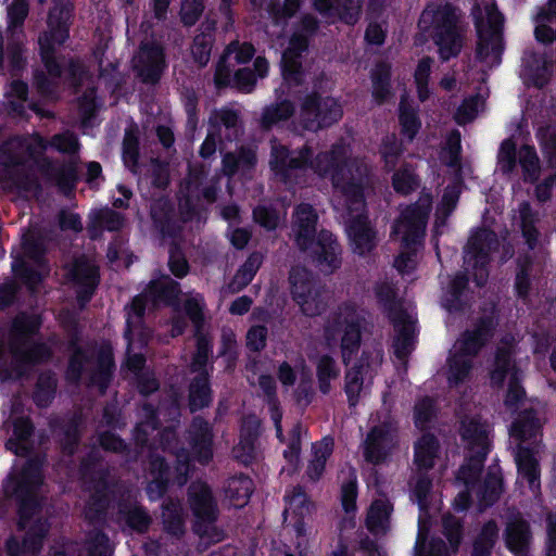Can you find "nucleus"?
I'll use <instances>...</instances> for the list:
<instances>
[{
  "label": "nucleus",
  "mask_w": 556,
  "mask_h": 556,
  "mask_svg": "<svg viewBox=\"0 0 556 556\" xmlns=\"http://www.w3.org/2000/svg\"><path fill=\"white\" fill-rule=\"evenodd\" d=\"M309 167L319 176H330L336 189V208L343 214L346 233L353 251L364 255L376 244L375 232L364 216V187L367 166L345 161V150L320 154Z\"/></svg>",
  "instance_id": "nucleus-1"
},
{
  "label": "nucleus",
  "mask_w": 556,
  "mask_h": 556,
  "mask_svg": "<svg viewBox=\"0 0 556 556\" xmlns=\"http://www.w3.org/2000/svg\"><path fill=\"white\" fill-rule=\"evenodd\" d=\"M488 432V426L477 419H466L462 422L460 437L467 456L466 464L462 466L457 476V481L465 488L458 492L454 501L457 510H465L468 507L469 492H473L484 506L493 503L501 492L502 477L497 469L490 471L483 483L479 481V473L489 451Z\"/></svg>",
  "instance_id": "nucleus-2"
},
{
  "label": "nucleus",
  "mask_w": 556,
  "mask_h": 556,
  "mask_svg": "<svg viewBox=\"0 0 556 556\" xmlns=\"http://www.w3.org/2000/svg\"><path fill=\"white\" fill-rule=\"evenodd\" d=\"M42 477L39 466L36 462L27 460L21 472H17V465H14L13 472L4 484V492L8 496H16L21 500L20 522L18 526L23 530H27L22 548L18 543L12 539L8 542V553L10 556H18L23 554L29 556L35 554L39 548L40 538L47 531L46 525L39 519H34L35 514V492L41 484Z\"/></svg>",
  "instance_id": "nucleus-3"
},
{
  "label": "nucleus",
  "mask_w": 556,
  "mask_h": 556,
  "mask_svg": "<svg viewBox=\"0 0 556 556\" xmlns=\"http://www.w3.org/2000/svg\"><path fill=\"white\" fill-rule=\"evenodd\" d=\"M178 283L168 276H162L152 280L144 293L136 296L127 308L126 332L128 341L127 366L132 370L142 367L144 359L140 354H131L136 345L141 346L144 342V332L142 329L141 316L147 306H155L159 303L174 304L179 293Z\"/></svg>",
  "instance_id": "nucleus-4"
},
{
  "label": "nucleus",
  "mask_w": 556,
  "mask_h": 556,
  "mask_svg": "<svg viewBox=\"0 0 556 556\" xmlns=\"http://www.w3.org/2000/svg\"><path fill=\"white\" fill-rule=\"evenodd\" d=\"M317 216L307 204L298 206L293 222V236L298 247L309 251L324 274H331L341 265L340 249L329 231L317 235Z\"/></svg>",
  "instance_id": "nucleus-5"
},
{
  "label": "nucleus",
  "mask_w": 556,
  "mask_h": 556,
  "mask_svg": "<svg viewBox=\"0 0 556 556\" xmlns=\"http://www.w3.org/2000/svg\"><path fill=\"white\" fill-rule=\"evenodd\" d=\"M419 28L434 39L443 60H448L460 51L462 28L458 24L457 11L451 4L428 5L420 16Z\"/></svg>",
  "instance_id": "nucleus-6"
},
{
  "label": "nucleus",
  "mask_w": 556,
  "mask_h": 556,
  "mask_svg": "<svg viewBox=\"0 0 556 556\" xmlns=\"http://www.w3.org/2000/svg\"><path fill=\"white\" fill-rule=\"evenodd\" d=\"M526 415L517 419L511 428L510 435L520 441L516 452V464L518 467L519 481H526L529 490L535 494L540 488L539 462L540 443L536 440L541 424L527 408Z\"/></svg>",
  "instance_id": "nucleus-7"
},
{
  "label": "nucleus",
  "mask_w": 556,
  "mask_h": 556,
  "mask_svg": "<svg viewBox=\"0 0 556 556\" xmlns=\"http://www.w3.org/2000/svg\"><path fill=\"white\" fill-rule=\"evenodd\" d=\"M472 16L478 35L477 59L484 67L498 65L504 49L501 13L493 0H477L472 9Z\"/></svg>",
  "instance_id": "nucleus-8"
},
{
  "label": "nucleus",
  "mask_w": 556,
  "mask_h": 556,
  "mask_svg": "<svg viewBox=\"0 0 556 556\" xmlns=\"http://www.w3.org/2000/svg\"><path fill=\"white\" fill-rule=\"evenodd\" d=\"M362 311L353 302H344L330 315L324 328V339L329 346L340 341L344 362L358 350L363 324Z\"/></svg>",
  "instance_id": "nucleus-9"
},
{
  "label": "nucleus",
  "mask_w": 556,
  "mask_h": 556,
  "mask_svg": "<svg viewBox=\"0 0 556 556\" xmlns=\"http://www.w3.org/2000/svg\"><path fill=\"white\" fill-rule=\"evenodd\" d=\"M39 327L37 316L21 315L16 317L12 329L11 353L14 362V372L9 377H18L23 372L18 368L22 365L39 362L49 355V350L42 344H35L29 334Z\"/></svg>",
  "instance_id": "nucleus-10"
},
{
  "label": "nucleus",
  "mask_w": 556,
  "mask_h": 556,
  "mask_svg": "<svg viewBox=\"0 0 556 556\" xmlns=\"http://www.w3.org/2000/svg\"><path fill=\"white\" fill-rule=\"evenodd\" d=\"M289 280L292 299L304 315L313 317L326 309L327 295L305 268H292Z\"/></svg>",
  "instance_id": "nucleus-11"
},
{
  "label": "nucleus",
  "mask_w": 556,
  "mask_h": 556,
  "mask_svg": "<svg viewBox=\"0 0 556 556\" xmlns=\"http://www.w3.org/2000/svg\"><path fill=\"white\" fill-rule=\"evenodd\" d=\"M70 10L67 8H54L48 18V30L39 37V46L42 61L50 78L60 77V66L53 58L56 46L62 45L67 34V21Z\"/></svg>",
  "instance_id": "nucleus-12"
},
{
  "label": "nucleus",
  "mask_w": 556,
  "mask_h": 556,
  "mask_svg": "<svg viewBox=\"0 0 556 556\" xmlns=\"http://www.w3.org/2000/svg\"><path fill=\"white\" fill-rule=\"evenodd\" d=\"M481 330L466 332L453 345L447 359L446 377L451 386L465 381L472 368L471 358L482 345Z\"/></svg>",
  "instance_id": "nucleus-13"
},
{
  "label": "nucleus",
  "mask_w": 556,
  "mask_h": 556,
  "mask_svg": "<svg viewBox=\"0 0 556 556\" xmlns=\"http://www.w3.org/2000/svg\"><path fill=\"white\" fill-rule=\"evenodd\" d=\"M430 206V197L424 194L416 204L404 208L396 220L393 233L407 249L422 239Z\"/></svg>",
  "instance_id": "nucleus-14"
},
{
  "label": "nucleus",
  "mask_w": 556,
  "mask_h": 556,
  "mask_svg": "<svg viewBox=\"0 0 556 556\" xmlns=\"http://www.w3.org/2000/svg\"><path fill=\"white\" fill-rule=\"evenodd\" d=\"M342 116L340 103L331 97L308 96L302 103L300 122L306 129L317 130L337 122Z\"/></svg>",
  "instance_id": "nucleus-15"
},
{
  "label": "nucleus",
  "mask_w": 556,
  "mask_h": 556,
  "mask_svg": "<svg viewBox=\"0 0 556 556\" xmlns=\"http://www.w3.org/2000/svg\"><path fill=\"white\" fill-rule=\"evenodd\" d=\"M459 150L460 139L458 135H452L446 143V147L442 150L440 160L444 164L450 173L454 176L453 186H448L443 194L442 201L437 211L435 227H438L441 217L445 218L456 206L458 195L460 192L459 177L462 167L459 164Z\"/></svg>",
  "instance_id": "nucleus-16"
},
{
  "label": "nucleus",
  "mask_w": 556,
  "mask_h": 556,
  "mask_svg": "<svg viewBox=\"0 0 556 556\" xmlns=\"http://www.w3.org/2000/svg\"><path fill=\"white\" fill-rule=\"evenodd\" d=\"M511 346L498 348L494 364L491 368V382L494 386H502L507 382L508 391L505 397V405L515 408V405L522 401L523 391L518 383L517 372L510 361Z\"/></svg>",
  "instance_id": "nucleus-17"
},
{
  "label": "nucleus",
  "mask_w": 556,
  "mask_h": 556,
  "mask_svg": "<svg viewBox=\"0 0 556 556\" xmlns=\"http://www.w3.org/2000/svg\"><path fill=\"white\" fill-rule=\"evenodd\" d=\"M390 317L394 325V353L399 358H404L412 350L416 336V319L413 307H403L396 303L390 308Z\"/></svg>",
  "instance_id": "nucleus-18"
},
{
  "label": "nucleus",
  "mask_w": 556,
  "mask_h": 556,
  "mask_svg": "<svg viewBox=\"0 0 556 556\" xmlns=\"http://www.w3.org/2000/svg\"><path fill=\"white\" fill-rule=\"evenodd\" d=\"M495 245H497L496 237L488 229L478 231L468 242L466 263L475 269L473 277L478 286H482L488 278L484 266Z\"/></svg>",
  "instance_id": "nucleus-19"
},
{
  "label": "nucleus",
  "mask_w": 556,
  "mask_h": 556,
  "mask_svg": "<svg viewBox=\"0 0 556 556\" xmlns=\"http://www.w3.org/2000/svg\"><path fill=\"white\" fill-rule=\"evenodd\" d=\"M395 446V428L389 418L372 426L364 442V456L368 462H382Z\"/></svg>",
  "instance_id": "nucleus-20"
},
{
  "label": "nucleus",
  "mask_w": 556,
  "mask_h": 556,
  "mask_svg": "<svg viewBox=\"0 0 556 556\" xmlns=\"http://www.w3.org/2000/svg\"><path fill=\"white\" fill-rule=\"evenodd\" d=\"M211 128L207 137L201 146L200 154L203 157H208L216 150V141L222 136L231 140L238 136V116L231 110L216 111L210 118Z\"/></svg>",
  "instance_id": "nucleus-21"
},
{
  "label": "nucleus",
  "mask_w": 556,
  "mask_h": 556,
  "mask_svg": "<svg viewBox=\"0 0 556 556\" xmlns=\"http://www.w3.org/2000/svg\"><path fill=\"white\" fill-rule=\"evenodd\" d=\"M134 68L143 81L154 83L163 70V52L154 42H146L134 58Z\"/></svg>",
  "instance_id": "nucleus-22"
},
{
  "label": "nucleus",
  "mask_w": 556,
  "mask_h": 556,
  "mask_svg": "<svg viewBox=\"0 0 556 556\" xmlns=\"http://www.w3.org/2000/svg\"><path fill=\"white\" fill-rule=\"evenodd\" d=\"M253 54L254 49L251 45H230L217 66L215 84L218 87L227 86L230 83V75L232 74L233 70H236V66L250 61Z\"/></svg>",
  "instance_id": "nucleus-23"
},
{
  "label": "nucleus",
  "mask_w": 556,
  "mask_h": 556,
  "mask_svg": "<svg viewBox=\"0 0 556 556\" xmlns=\"http://www.w3.org/2000/svg\"><path fill=\"white\" fill-rule=\"evenodd\" d=\"M286 498L285 519L293 525L298 535L308 534L305 519L311 516L313 505L307 500L306 494L301 489H293Z\"/></svg>",
  "instance_id": "nucleus-24"
},
{
  "label": "nucleus",
  "mask_w": 556,
  "mask_h": 556,
  "mask_svg": "<svg viewBox=\"0 0 556 556\" xmlns=\"http://www.w3.org/2000/svg\"><path fill=\"white\" fill-rule=\"evenodd\" d=\"M306 48V37L302 34L294 35L289 42L288 48L282 54V76L288 85L299 84L302 79L301 62L299 61L301 52Z\"/></svg>",
  "instance_id": "nucleus-25"
},
{
  "label": "nucleus",
  "mask_w": 556,
  "mask_h": 556,
  "mask_svg": "<svg viewBox=\"0 0 556 556\" xmlns=\"http://www.w3.org/2000/svg\"><path fill=\"white\" fill-rule=\"evenodd\" d=\"M313 5L316 11L329 21L340 18L348 24H353L359 15L361 0H344L343 9L334 0H313Z\"/></svg>",
  "instance_id": "nucleus-26"
},
{
  "label": "nucleus",
  "mask_w": 556,
  "mask_h": 556,
  "mask_svg": "<svg viewBox=\"0 0 556 556\" xmlns=\"http://www.w3.org/2000/svg\"><path fill=\"white\" fill-rule=\"evenodd\" d=\"M78 299L86 302L97 285V268L89 261H78L71 271Z\"/></svg>",
  "instance_id": "nucleus-27"
},
{
  "label": "nucleus",
  "mask_w": 556,
  "mask_h": 556,
  "mask_svg": "<svg viewBox=\"0 0 556 556\" xmlns=\"http://www.w3.org/2000/svg\"><path fill=\"white\" fill-rule=\"evenodd\" d=\"M543 152L548 156L552 165L549 174L544 181L536 187V197L540 201L549 198L551 189L556 182V168L554 167V159H556V136L553 130L546 129L539 134Z\"/></svg>",
  "instance_id": "nucleus-28"
},
{
  "label": "nucleus",
  "mask_w": 556,
  "mask_h": 556,
  "mask_svg": "<svg viewBox=\"0 0 556 556\" xmlns=\"http://www.w3.org/2000/svg\"><path fill=\"white\" fill-rule=\"evenodd\" d=\"M379 363L378 355L376 356L372 364H364L362 361L361 365L351 368L345 377V391L349 396L351 404H355L361 392L366 388L372 378V367Z\"/></svg>",
  "instance_id": "nucleus-29"
},
{
  "label": "nucleus",
  "mask_w": 556,
  "mask_h": 556,
  "mask_svg": "<svg viewBox=\"0 0 556 556\" xmlns=\"http://www.w3.org/2000/svg\"><path fill=\"white\" fill-rule=\"evenodd\" d=\"M307 157L308 150L289 155L285 147L274 144L271 148L270 166L277 174L288 177V170L304 167L307 163Z\"/></svg>",
  "instance_id": "nucleus-30"
},
{
  "label": "nucleus",
  "mask_w": 556,
  "mask_h": 556,
  "mask_svg": "<svg viewBox=\"0 0 556 556\" xmlns=\"http://www.w3.org/2000/svg\"><path fill=\"white\" fill-rule=\"evenodd\" d=\"M190 505L198 519L211 522L215 518V506L210 490L204 483L190 486Z\"/></svg>",
  "instance_id": "nucleus-31"
},
{
  "label": "nucleus",
  "mask_w": 556,
  "mask_h": 556,
  "mask_svg": "<svg viewBox=\"0 0 556 556\" xmlns=\"http://www.w3.org/2000/svg\"><path fill=\"white\" fill-rule=\"evenodd\" d=\"M260 427L256 417L247 418L241 427L240 442L233 448V455L242 463L251 460L254 454V440Z\"/></svg>",
  "instance_id": "nucleus-32"
},
{
  "label": "nucleus",
  "mask_w": 556,
  "mask_h": 556,
  "mask_svg": "<svg viewBox=\"0 0 556 556\" xmlns=\"http://www.w3.org/2000/svg\"><path fill=\"white\" fill-rule=\"evenodd\" d=\"M254 70L256 75L252 74L249 68L233 70L230 75V83L227 86L231 85L244 92H250L253 89L257 77L263 78L266 76L268 71L267 61L264 58H256L254 61Z\"/></svg>",
  "instance_id": "nucleus-33"
},
{
  "label": "nucleus",
  "mask_w": 556,
  "mask_h": 556,
  "mask_svg": "<svg viewBox=\"0 0 556 556\" xmlns=\"http://www.w3.org/2000/svg\"><path fill=\"white\" fill-rule=\"evenodd\" d=\"M392 506L387 500L375 501L368 510L366 525L375 534L384 533L390 527Z\"/></svg>",
  "instance_id": "nucleus-34"
},
{
  "label": "nucleus",
  "mask_w": 556,
  "mask_h": 556,
  "mask_svg": "<svg viewBox=\"0 0 556 556\" xmlns=\"http://www.w3.org/2000/svg\"><path fill=\"white\" fill-rule=\"evenodd\" d=\"M438 454L439 444L431 434L422 435L415 444V464L420 469L431 468Z\"/></svg>",
  "instance_id": "nucleus-35"
},
{
  "label": "nucleus",
  "mask_w": 556,
  "mask_h": 556,
  "mask_svg": "<svg viewBox=\"0 0 556 556\" xmlns=\"http://www.w3.org/2000/svg\"><path fill=\"white\" fill-rule=\"evenodd\" d=\"M192 429V431L195 432L193 445L194 457L201 464H205L212 457L210 427L206 422L197 419Z\"/></svg>",
  "instance_id": "nucleus-36"
},
{
  "label": "nucleus",
  "mask_w": 556,
  "mask_h": 556,
  "mask_svg": "<svg viewBox=\"0 0 556 556\" xmlns=\"http://www.w3.org/2000/svg\"><path fill=\"white\" fill-rule=\"evenodd\" d=\"M226 497L233 507H242L252 493V481L248 477L231 478L226 486Z\"/></svg>",
  "instance_id": "nucleus-37"
},
{
  "label": "nucleus",
  "mask_w": 556,
  "mask_h": 556,
  "mask_svg": "<svg viewBox=\"0 0 556 556\" xmlns=\"http://www.w3.org/2000/svg\"><path fill=\"white\" fill-rule=\"evenodd\" d=\"M255 164V155L252 150H240L238 155L228 153L223 160V169L227 175L244 173Z\"/></svg>",
  "instance_id": "nucleus-38"
},
{
  "label": "nucleus",
  "mask_w": 556,
  "mask_h": 556,
  "mask_svg": "<svg viewBox=\"0 0 556 556\" xmlns=\"http://www.w3.org/2000/svg\"><path fill=\"white\" fill-rule=\"evenodd\" d=\"M261 264L262 256L260 254H252L235 275L229 289L232 292H237L244 288L253 279Z\"/></svg>",
  "instance_id": "nucleus-39"
},
{
  "label": "nucleus",
  "mask_w": 556,
  "mask_h": 556,
  "mask_svg": "<svg viewBox=\"0 0 556 556\" xmlns=\"http://www.w3.org/2000/svg\"><path fill=\"white\" fill-rule=\"evenodd\" d=\"M529 531L528 526L523 520L517 519L511 521L507 527L506 544L508 548L518 554L522 552L523 547L528 544Z\"/></svg>",
  "instance_id": "nucleus-40"
},
{
  "label": "nucleus",
  "mask_w": 556,
  "mask_h": 556,
  "mask_svg": "<svg viewBox=\"0 0 556 556\" xmlns=\"http://www.w3.org/2000/svg\"><path fill=\"white\" fill-rule=\"evenodd\" d=\"M31 427L24 417H18L13 421V437L5 444L7 448L16 455L23 454L26 450V440L30 433Z\"/></svg>",
  "instance_id": "nucleus-41"
},
{
  "label": "nucleus",
  "mask_w": 556,
  "mask_h": 556,
  "mask_svg": "<svg viewBox=\"0 0 556 556\" xmlns=\"http://www.w3.org/2000/svg\"><path fill=\"white\" fill-rule=\"evenodd\" d=\"M151 480L148 485L150 498L156 500L163 492L166 483L169 481L170 473L161 459H155L151 464Z\"/></svg>",
  "instance_id": "nucleus-42"
},
{
  "label": "nucleus",
  "mask_w": 556,
  "mask_h": 556,
  "mask_svg": "<svg viewBox=\"0 0 556 556\" xmlns=\"http://www.w3.org/2000/svg\"><path fill=\"white\" fill-rule=\"evenodd\" d=\"M190 406L192 410L202 408L211 402L206 375L201 372L190 386Z\"/></svg>",
  "instance_id": "nucleus-43"
},
{
  "label": "nucleus",
  "mask_w": 556,
  "mask_h": 556,
  "mask_svg": "<svg viewBox=\"0 0 556 556\" xmlns=\"http://www.w3.org/2000/svg\"><path fill=\"white\" fill-rule=\"evenodd\" d=\"M316 368L319 388L324 393H327L330 390L331 380H336L339 377L340 369L334 361L326 355L318 358Z\"/></svg>",
  "instance_id": "nucleus-44"
},
{
  "label": "nucleus",
  "mask_w": 556,
  "mask_h": 556,
  "mask_svg": "<svg viewBox=\"0 0 556 556\" xmlns=\"http://www.w3.org/2000/svg\"><path fill=\"white\" fill-rule=\"evenodd\" d=\"M301 433L302 428L300 426H295L290 433L288 448L283 452V457L288 463V468H283V471L287 470L291 473L296 471L299 468Z\"/></svg>",
  "instance_id": "nucleus-45"
},
{
  "label": "nucleus",
  "mask_w": 556,
  "mask_h": 556,
  "mask_svg": "<svg viewBox=\"0 0 556 556\" xmlns=\"http://www.w3.org/2000/svg\"><path fill=\"white\" fill-rule=\"evenodd\" d=\"M536 65L534 66L529 61L525 65L522 70V77L527 84H532L538 87H542L546 84L549 72L544 61H535Z\"/></svg>",
  "instance_id": "nucleus-46"
},
{
  "label": "nucleus",
  "mask_w": 556,
  "mask_h": 556,
  "mask_svg": "<svg viewBox=\"0 0 556 556\" xmlns=\"http://www.w3.org/2000/svg\"><path fill=\"white\" fill-rule=\"evenodd\" d=\"M294 110L290 102L283 101L264 110L262 122L265 126H271L280 121L289 118Z\"/></svg>",
  "instance_id": "nucleus-47"
},
{
  "label": "nucleus",
  "mask_w": 556,
  "mask_h": 556,
  "mask_svg": "<svg viewBox=\"0 0 556 556\" xmlns=\"http://www.w3.org/2000/svg\"><path fill=\"white\" fill-rule=\"evenodd\" d=\"M392 185L396 192L406 194L417 187L418 180L410 167L403 166L394 173Z\"/></svg>",
  "instance_id": "nucleus-48"
},
{
  "label": "nucleus",
  "mask_w": 556,
  "mask_h": 556,
  "mask_svg": "<svg viewBox=\"0 0 556 556\" xmlns=\"http://www.w3.org/2000/svg\"><path fill=\"white\" fill-rule=\"evenodd\" d=\"M518 157L526 179H536L539 172V159L534 149L529 146H523L518 152Z\"/></svg>",
  "instance_id": "nucleus-49"
},
{
  "label": "nucleus",
  "mask_w": 556,
  "mask_h": 556,
  "mask_svg": "<svg viewBox=\"0 0 556 556\" xmlns=\"http://www.w3.org/2000/svg\"><path fill=\"white\" fill-rule=\"evenodd\" d=\"M184 308L195 327H199L204 318V299L200 293H188L185 295Z\"/></svg>",
  "instance_id": "nucleus-50"
},
{
  "label": "nucleus",
  "mask_w": 556,
  "mask_h": 556,
  "mask_svg": "<svg viewBox=\"0 0 556 556\" xmlns=\"http://www.w3.org/2000/svg\"><path fill=\"white\" fill-rule=\"evenodd\" d=\"M496 535V525L494 522H488L475 543L473 556H488Z\"/></svg>",
  "instance_id": "nucleus-51"
},
{
  "label": "nucleus",
  "mask_w": 556,
  "mask_h": 556,
  "mask_svg": "<svg viewBox=\"0 0 556 556\" xmlns=\"http://www.w3.org/2000/svg\"><path fill=\"white\" fill-rule=\"evenodd\" d=\"M484 106L483 96H477L465 100L456 112L455 118L458 124L471 122Z\"/></svg>",
  "instance_id": "nucleus-52"
},
{
  "label": "nucleus",
  "mask_w": 556,
  "mask_h": 556,
  "mask_svg": "<svg viewBox=\"0 0 556 556\" xmlns=\"http://www.w3.org/2000/svg\"><path fill=\"white\" fill-rule=\"evenodd\" d=\"M431 59L425 58L419 61L415 71V83L417 87L418 98L425 101L429 98L428 78L431 70Z\"/></svg>",
  "instance_id": "nucleus-53"
},
{
  "label": "nucleus",
  "mask_w": 556,
  "mask_h": 556,
  "mask_svg": "<svg viewBox=\"0 0 556 556\" xmlns=\"http://www.w3.org/2000/svg\"><path fill=\"white\" fill-rule=\"evenodd\" d=\"M300 2L301 0H271L268 8L273 18L278 24L280 20L292 16Z\"/></svg>",
  "instance_id": "nucleus-54"
},
{
  "label": "nucleus",
  "mask_w": 556,
  "mask_h": 556,
  "mask_svg": "<svg viewBox=\"0 0 556 556\" xmlns=\"http://www.w3.org/2000/svg\"><path fill=\"white\" fill-rule=\"evenodd\" d=\"M212 40L210 35L202 34L194 38L191 47V53L194 61L200 65H205L210 60Z\"/></svg>",
  "instance_id": "nucleus-55"
},
{
  "label": "nucleus",
  "mask_w": 556,
  "mask_h": 556,
  "mask_svg": "<svg viewBox=\"0 0 556 556\" xmlns=\"http://www.w3.org/2000/svg\"><path fill=\"white\" fill-rule=\"evenodd\" d=\"M400 122L403 134L412 140L419 130L420 123L417 119L415 111L406 109L404 102H402L400 106Z\"/></svg>",
  "instance_id": "nucleus-56"
},
{
  "label": "nucleus",
  "mask_w": 556,
  "mask_h": 556,
  "mask_svg": "<svg viewBox=\"0 0 556 556\" xmlns=\"http://www.w3.org/2000/svg\"><path fill=\"white\" fill-rule=\"evenodd\" d=\"M341 501L346 514L354 513L356 509V481L354 472L350 473L349 481L342 485Z\"/></svg>",
  "instance_id": "nucleus-57"
},
{
  "label": "nucleus",
  "mask_w": 556,
  "mask_h": 556,
  "mask_svg": "<svg viewBox=\"0 0 556 556\" xmlns=\"http://www.w3.org/2000/svg\"><path fill=\"white\" fill-rule=\"evenodd\" d=\"M389 67L387 65L380 66L377 72L372 74L374 90L372 94L378 101H382L389 93L388 88Z\"/></svg>",
  "instance_id": "nucleus-58"
},
{
  "label": "nucleus",
  "mask_w": 556,
  "mask_h": 556,
  "mask_svg": "<svg viewBox=\"0 0 556 556\" xmlns=\"http://www.w3.org/2000/svg\"><path fill=\"white\" fill-rule=\"evenodd\" d=\"M93 219L94 223H97L99 226H102L109 230H116L123 225L122 216L118 213L106 208L93 213Z\"/></svg>",
  "instance_id": "nucleus-59"
},
{
  "label": "nucleus",
  "mask_w": 556,
  "mask_h": 556,
  "mask_svg": "<svg viewBox=\"0 0 556 556\" xmlns=\"http://www.w3.org/2000/svg\"><path fill=\"white\" fill-rule=\"evenodd\" d=\"M27 94V86L22 81H13L7 91L10 105L14 111H22V103L25 102Z\"/></svg>",
  "instance_id": "nucleus-60"
},
{
  "label": "nucleus",
  "mask_w": 556,
  "mask_h": 556,
  "mask_svg": "<svg viewBox=\"0 0 556 556\" xmlns=\"http://www.w3.org/2000/svg\"><path fill=\"white\" fill-rule=\"evenodd\" d=\"M28 12L25 0H14L8 9L9 28L13 29L22 25Z\"/></svg>",
  "instance_id": "nucleus-61"
},
{
  "label": "nucleus",
  "mask_w": 556,
  "mask_h": 556,
  "mask_svg": "<svg viewBox=\"0 0 556 556\" xmlns=\"http://www.w3.org/2000/svg\"><path fill=\"white\" fill-rule=\"evenodd\" d=\"M55 382L51 377L40 379L35 392V401L39 406H46L52 399Z\"/></svg>",
  "instance_id": "nucleus-62"
},
{
  "label": "nucleus",
  "mask_w": 556,
  "mask_h": 556,
  "mask_svg": "<svg viewBox=\"0 0 556 556\" xmlns=\"http://www.w3.org/2000/svg\"><path fill=\"white\" fill-rule=\"evenodd\" d=\"M203 10L202 0H184L181 18L186 25H193Z\"/></svg>",
  "instance_id": "nucleus-63"
},
{
  "label": "nucleus",
  "mask_w": 556,
  "mask_h": 556,
  "mask_svg": "<svg viewBox=\"0 0 556 556\" xmlns=\"http://www.w3.org/2000/svg\"><path fill=\"white\" fill-rule=\"evenodd\" d=\"M137 137L132 130H127L123 146V159L126 166L132 168L137 161Z\"/></svg>",
  "instance_id": "nucleus-64"
}]
</instances>
